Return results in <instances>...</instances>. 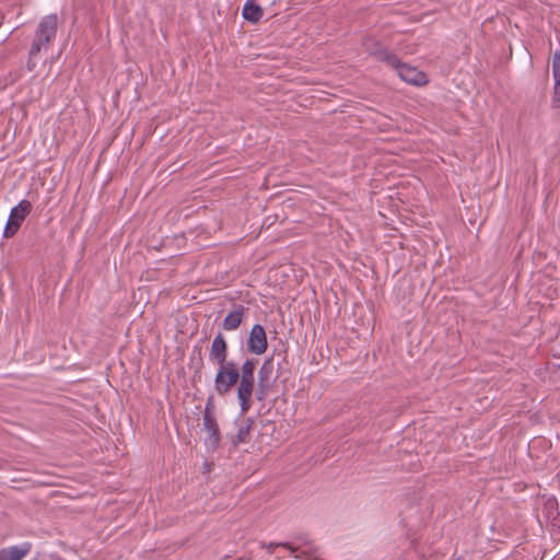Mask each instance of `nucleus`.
Listing matches in <instances>:
<instances>
[{"label": "nucleus", "mask_w": 560, "mask_h": 560, "mask_svg": "<svg viewBox=\"0 0 560 560\" xmlns=\"http://www.w3.org/2000/svg\"><path fill=\"white\" fill-rule=\"evenodd\" d=\"M246 308L243 305H236L224 317L221 326L226 331L236 330L244 320Z\"/></svg>", "instance_id": "8"}, {"label": "nucleus", "mask_w": 560, "mask_h": 560, "mask_svg": "<svg viewBox=\"0 0 560 560\" xmlns=\"http://www.w3.org/2000/svg\"><path fill=\"white\" fill-rule=\"evenodd\" d=\"M273 372V359L269 358L264 361L261 366L258 370V386H255L254 395L257 398V400L262 401L266 399L271 383L270 377Z\"/></svg>", "instance_id": "5"}, {"label": "nucleus", "mask_w": 560, "mask_h": 560, "mask_svg": "<svg viewBox=\"0 0 560 560\" xmlns=\"http://www.w3.org/2000/svg\"><path fill=\"white\" fill-rule=\"evenodd\" d=\"M214 409L213 398L209 397L202 413V430L206 432L203 439L205 445L211 451H215L221 441V433L214 416Z\"/></svg>", "instance_id": "4"}, {"label": "nucleus", "mask_w": 560, "mask_h": 560, "mask_svg": "<svg viewBox=\"0 0 560 560\" xmlns=\"http://www.w3.org/2000/svg\"><path fill=\"white\" fill-rule=\"evenodd\" d=\"M373 54L378 60L396 69L402 81L413 85H423L427 83V75L422 71L406 63H401L398 57L390 51L380 48Z\"/></svg>", "instance_id": "3"}, {"label": "nucleus", "mask_w": 560, "mask_h": 560, "mask_svg": "<svg viewBox=\"0 0 560 560\" xmlns=\"http://www.w3.org/2000/svg\"><path fill=\"white\" fill-rule=\"evenodd\" d=\"M454 560H465L463 557H457L456 559Z\"/></svg>", "instance_id": "18"}, {"label": "nucleus", "mask_w": 560, "mask_h": 560, "mask_svg": "<svg viewBox=\"0 0 560 560\" xmlns=\"http://www.w3.org/2000/svg\"><path fill=\"white\" fill-rule=\"evenodd\" d=\"M20 228L21 226L18 225L16 223H13L12 221L8 220L4 231H3V236L5 238L13 237Z\"/></svg>", "instance_id": "14"}, {"label": "nucleus", "mask_w": 560, "mask_h": 560, "mask_svg": "<svg viewBox=\"0 0 560 560\" xmlns=\"http://www.w3.org/2000/svg\"><path fill=\"white\" fill-rule=\"evenodd\" d=\"M262 16V10L259 5L247 1L243 8V18L250 22H257Z\"/></svg>", "instance_id": "12"}, {"label": "nucleus", "mask_w": 560, "mask_h": 560, "mask_svg": "<svg viewBox=\"0 0 560 560\" xmlns=\"http://www.w3.org/2000/svg\"><path fill=\"white\" fill-rule=\"evenodd\" d=\"M552 74H553L555 82H560V51H557L553 54Z\"/></svg>", "instance_id": "13"}, {"label": "nucleus", "mask_w": 560, "mask_h": 560, "mask_svg": "<svg viewBox=\"0 0 560 560\" xmlns=\"http://www.w3.org/2000/svg\"><path fill=\"white\" fill-rule=\"evenodd\" d=\"M28 547H10L0 551V560H22L28 552Z\"/></svg>", "instance_id": "11"}, {"label": "nucleus", "mask_w": 560, "mask_h": 560, "mask_svg": "<svg viewBox=\"0 0 560 560\" xmlns=\"http://www.w3.org/2000/svg\"><path fill=\"white\" fill-rule=\"evenodd\" d=\"M253 424L254 420L250 418H246L242 421V423L238 425L237 433L232 441L233 445L236 446L241 443H247L249 441Z\"/></svg>", "instance_id": "10"}, {"label": "nucleus", "mask_w": 560, "mask_h": 560, "mask_svg": "<svg viewBox=\"0 0 560 560\" xmlns=\"http://www.w3.org/2000/svg\"><path fill=\"white\" fill-rule=\"evenodd\" d=\"M32 211V203L28 200H21L18 206L12 208L9 220L21 226L25 218Z\"/></svg>", "instance_id": "9"}, {"label": "nucleus", "mask_w": 560, "mask_h": 560, "mask_svg": "<svg viewBox=\"0 0 560 560\" xmlns=\"http://www.w3.org/2000/svg\"><path fill=\"white\" fill-rule=\"evenodd\" d=\"M538 522H539V525H542V523H544V521L540 517H538ZM545 522L547 523L548 520H545Z\"/></svg>", "instance_id": "17"}, {"label": "nucleus", "mask_w": 560, "mask_h": 560, "mask_svg": "<svg viewBox=\"0 0 560 560\" xmlns=\"http://www.w3.org/2000/svg\"><path fill=\"white\" fill-rule=\"evenodd\" d=\"M281 546H283V547H287V548L291 549V551H294V549H293L289 544H281Z\"/></svg>", "instance_id": "16"}, {"label": "nucleus", "mask_w": 560, "mask_h": 560, "mask_svg": "<svg viewBox=\"0 0 560 560\" xmlns=\"http://www.w3.org/2000/svg\"><path fill=\"white\" fill-rule=\"evenodd\" d=\"M268 348V340L265 328L260 324H255L247 339V350L256 355L264 354Z\"/></svg>", "instance_id": "6"}, {"label": "nucleus", "mask_w": 560, "mask_h": 560, "mask_svg": "<svg viewBox=\"0 0 560 560\" xmlns=\"http://www.w3.org/2000/svg\"><path fill=\"white\" fill-rule=\"evenodd\" d=\"M256 365V359H246L241 366L234 361H229L219 365L214 377V389L220 396L231 393L236 386L242 413H246L253 405Z\"/></svg>", "instance_id": "1"}, {"label": "nucleus", "mask_w": 560, "mask_h": 560, "mask_svg": "<svg viewBox=\"0 0 560 560\" xmlns=\"http://www.w3.org/2000/svg\"><path fill=\"white\" fill-rule=\"evenodd\" d=\"M57 28L58 18L56 14H48L40 20L28 51V60L26 63L28 71H33L36 68L37 56L42 51L46 52L48 50L56 37Z\"/></svg>", "instance_id": "2"}, {"label": "nucleus", "mask_w": 560, "mask_h": 560, "mask_svg": "<svg viewBox=\"0 0 560 560\" xmlns=\"http://www.w3.org/2000/svg\"><path fill=\"white\" fill-rule=\"evenodd\" d=\"M552 104L553 107L560 108V82H555Z\"/></svg>", "instance_id": "15"}, {"label": "nucleus", "mask_w": 560, "mask_h": 560, "mask_svg": "<svg viewBox=\"0 0 560 560\" xmlns=\"http://www.w3.org/2000/svg\"><path fill=\"white\" fill-rule=\"evenodd\" d=\"M228 355H229L228 342H226L223 334L218 332L211 342L210 351H209V359L213 363L220 365L225 362H229Z\"/></svg>", "instance_id": "7"}]
</instances>
